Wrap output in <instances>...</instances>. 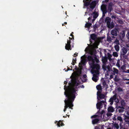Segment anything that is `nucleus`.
<instances>
[{
  "mask_svg": "<svg viewBox=\"0 0 129 129\" xmlns=\"http://www.w3.org/2000/svg\"><path fill=\"white\" fill-rule=\"evenodd\" d=\"M71 85L67 86L66 85L64 86V89L65 90L64 94L67 98L64 101L65 104L64 111L65 112L67 108L73 109V103L76 98V90L74 88L75 86H77L79 85L75 77L71 79V83H70Z\"/></svg>",
  "mask_w": 129,
  "mask_h": 129,
  "instance_id": "nucleus-1",
  "label": "nucleus"
},
{
  "mask_svg": "<svg viewBox=\"0 0 129 129\" xmlns=\"http://www.w3.org/2000/svg\"><path fill=\"white\" fill-rule=\"evenodd\" d=\"M114 101L116 103V107L117 109H118V111L120 113H121L124 111V109L123 107H121L118 105L119 104V100L118 98H117V95L116 94H115L113 96L111 97L109 100V102H110V105H112Z\"/></svg>",
  "mask_w": 129,
  "mask_h": 129,
  "instance_id": "nucleus-2",
  "label": "nucleus"
},
{
  "mask_svg": "<svg viewBox=\"0 0 129 129\" xmlns=\"http://www.w3.org/2000/svg\"><path fill=\"white\" fill-rule=\"evenodd\" d=\"M88 63L90 68L92 69L91 70V73L92 74L95 73L96 74H99L100 66L99 64L95 63L94 57Z\"/></svg>",
  "mask_w": 129,
  "mask_h": 129,
  "instance_id": "nucleus-3",
  "label": "nucleus"
},
{
  "mask_svg": "<svg viewBox=\"0 0 129 129\" xmlns=\"http://www.w3.org/2000/svg\"><path fill=\"white\" fill-rule=\"evenodd\" d=\"M104 60L105 61H103V64L102 66V68L104 71H106L107 69L109 72L111 73L113 75H115L116 74H117L118 73V71L117 69L113 68V70H112L110 66L109 65L107 66L106 62L107 61V59H105Z\"/></svg>",
  "mask_w": 129,
  "mask_h": 129,
  "instance_id": "nucleus-4",
  "label": "nucleus"
},
{
  "mask_svg": "<svg viewBox=\"0 0 129 129\" xmlns=\"http://www.w3.org/2000/svg\"><path fill=\"white\" fill-rule=\"evenodd\" d=\"M105 22L107 23L108 28H112L114 27V24L113 21L111 22V19L108 17H106Z\"/></svg>",
  "mask_w": 129,
  "mask_h": 129,
  "instance_id": "nucleus-5",
  "label": "nucleus"
},
{
  "mask_svg": "<svg viewBox=\"0 0 129 129\" xmlns=\"http://www.w3.org/2000/svg\"><path fill=\"white\" fill-rule=\"evenodd\" d=\"M118 31L116 29L112 30L111 31V35L113 36H116L118 35Z\"/></svg>",
  "mask_w": 129,
  "mask_h": 129,
  "instance_id": "nucleus-6",
  "label": "nucleus"
},
{
  "mask_svg": "<svg viewBox=\"0 0 129 129\" xmlns=\"http://www.w3.org/2000/svg\"><path fill=\"white\" fill-rule=\"evenodd\" d=\"M113 3L112 2H110L108 4V10L107 12L110 13L113 10Z\"/></svg>",
  "mask_w": 129,
  "mask_h": 129,
  "instance_id": "nucleus-7",
  "label": "nucleus"
},
{
  "mask_svg": "<svg viewBox=\"0 0 129 129\" xmlns=\"http://www.w3.org/2000/svg\"><path fill=\"white\" fill-rule=\"evenodd\" d=\"M96 5V3L95 1H92L91 3H90L89 5V7L91 9V11H92L95 8Z\"/></svg>",
  "mask_w": 129,
  "mask_h": 129,
  "instance_id": "nucleus-8",
  "label": "nucleus"
},
{
  "mask_svg": "<svg viewBox=\"0 0 129 129\" xmlns=\"http://www.w3.org/2000/svg\"><path fill=\"white\" fill-rule=\"evenodd\" d=\"M115 37L113 36L110 34H108L107 35V41L108 42H111L112 40H113L114 38H115Z\"/></svg>",
  "mask_w": 129,
  "mask_h": 129,
  "instance_id": "nucleus-9",
  "label": "nucleus"
},
{
  "mask_svg": "<svg viewBox=\"0 0 129 129\" xmlns=\"http://www.w3.org/2000/svg\"><path fill=\"white\" fill-rule=\"evenodd\" d=\"M101 9L102 12H105V13L107 12V5L106 4H102L101 7Z\"/></svg>",
  "mask_w": 129,
  "mask_h": 129,
  "instance_id": "nucleus-10",
  "label": "nucleus"
},
{
  "mask_svg": "<svg viewBox=\"0 0 129 129\" xmlns=\"http://www.w3.org/2000/svg\"><path fill=\"white\" fill-rule=\"evenodd\" d=\"M127 51L128 50L127 48L123 47L120 52L121 54L123 55H124L127 53Z\"/></svg>",
  "mask_w": 129,
  "mask_h": 129,
  "instance_id": "nucleus-11",
  "label": "nucleus"
},
{
  "mask_svg": "<svg viewBox=\"0 0 129 129\" xmlns=\"http://www.w3.org/2000/svg\"><path fill=\"white\" fill-rule=\"evenodd\" d=\"M97 38V35L95 34H92L90 35V39L95 41Z\"/></svg>",
  "mask_w": 129,
  "mask_h": 129,
  "instance_id": "nucleus-12",
  "label": "nucleus"
},
{
  "mask_svg": "<svg viewBox=\"0 0 129 129\" xmlns=\"http://www.w3.org/2000/svg\"><path fill=\"white\" fill-rule=\"evenodd\" d=\"M105 96L104 94H99V95L97 96V99L98 101L100 100H102L103 99H105Z\"/></svg>",
  "mask_w": 129,
  "mask_h": 129,
  "instance_id": "nucleus-13",
  "label": "nucleus"
},
{
  "mask_svg": "<svg viewBox=\"0 0 129 129\" xmlns=\"http://www.w3.org/2000/svg\"><path fill=\"white\" fill-rule=\"evenodd\" d=\"M94 74L93 75V77L92 78V80L94 82H97L98 79V77L97 75L98 74Z\"/></svg>",
  "mask_w": 129,
  "mask_h": 129,
  "instance_id": "nucleus-14",
  "label": "nucleus"
},
{
  "mask_svg": "<svg viewBox=\"0 0 129 129\" xmlns=\"http://www.w3.org/2000/svg\"><path fill=\"white\" fill-rule=\"evenodd\" d=\"M103 104H102L100 102H98L96 104V108L99 110H100L101 108L103 107Z\"/></svg>",
  "mask_w": 129,
  "mask_h": 129,
  "instance_id": "nucleus-15",
  "label": "nucleus"
},
{
  "mask_svg": "<svg viewBox=\"0 0 129 129\" xmlns=\"http://www.w3.org/2000/svg\"><path fill=\"white\" fill-rule=\"evenodd\" d=\"M75 70L77 71L76 74L77 76H79L81 74L82 72L81 69L78 68H75Z\"/></svg>",
  "mask_w": 129,
  "mask_h": 129,
  "instance_id": "nucleus-16",
  "label": "nucleus"
},
{
  "mask_svg": "<svg viewBox=\"0 0 129 129\" xmlns=\"http://www.w3.org/2000/svg\"><path fill=\"white\" fill-rule=\"evenodd\" d=\"M125 121L126 123L129 126V116H125L124 118Z\"/></svg>",
  "mask_w": 129,
  "mask_h": 129,
  "instance_id": "nucleus-17",
  "label": "nucleus"
},
{
  "mask_svg": "<svg viewBox=\"0 0 129 129\" xmlns=\"http://www.w3.org/2000/svg\"><path fill=\"white\" fill-rule=\"evenodd\" d=\"M65 49L67 50H71V45H68L66 44V46L65 47Z\"/></svg>",
  "mask_w": 129,
  "mask_h": 129,
  "instance_id": "nucleus-18",
  "label": "nucleus"
},
{
  "mask_svg": "<svg viewBox=\"0 0 129 129\" xmlns=\"http://www.w3.org/2000/svg\"><path fill=\"white\" fill-rule=\"evenodd\" d=\"M108 112H113L114 111V108L112 106H110L108 108Z\"/></svg>",
  "mask_w": 129,
  "mask_h": 129,
  "instance_id": "nucleus-19",
  "label": "nucleus"
},
{
  "mask_svg": "<svg viewBox=\"0 0 129 129\" xmlns=\"http://www.w3.org/2000/svg\"><path fill=\"white\" fill-rule=\"evenodd\" d=\"M92 25L91 23H89V21L88 22L86 23L85 24V27L86 28H89Z\"/></svg>",
  "mask_w": 129,
  "mask_h": 129,
  "instance_id": "nucleus-20",
  "label": "nucleus"
},
{
  "mask_svg": "<svg viewBox=\"0 0 129 129\" xmlns=\"http://www.w3.org/2000/svg\"><path fill=\"white\" fill-rule=\"evenodd\" d=\"M93 18H96L98 16V13L94 12L93 13Z\"/></svg>",
  "mask_w": 129,
  "mask_h": 129,
  "instance_id": "nucleus-21",
  "label": "nucleus"
},
{
  "mask_svg": "<svg viewBox=\"0 0 129 129\" xmlns=\"http://www.w3.org/2000/svg\"><path fill=\"white\" fill-rule=\"evenodd\" d=\"M99 121V120L98 118H96L92 120V124H94L97 123Z\"/></svg>",
  "mask_w": 129,
  "mask_h": 129,
  "instance_id": "nucleus-22",
  "label": "nucleus"
},
{
  "mask_svg": "<svg viewBox=\"0 0 129 129\" xmlns=\"http://www.w3.org/2000/svg\"><path fill=\"white\" fill-rule=\"evenodd\" d=\"M120 103L121 106H120L121 107H124V106L125 104L124 101L123 100H122L120 101Z\"/></svg>",
  "mask_w": 129,
  "mask_h": 129,
  "instance_id": "nucleus-23",
  "label": "nucleus"
},
{
  "mask_svg": "<svg viewBox=\"0 0 129 129\" xmlns=\"http://www.w3.org/2000/svg\"><path fill=\"white\" fill-rule=\"evenodd\" d=\"M102 84L104 87L106 88V89L108 88V85L107 84L106 81L104 80L102 82Z\"/></svg>",
  "mask_w": 129,
  "mask_h": 129,
  "instance_id": "nucleus-24",
  "label": "nucleus"
},
{
  "mask_svg": "<svg viewBox=\"0 0 129 129\" xmlns=\"http://www.w3.org/2000/svg\"><path fill=\"white\" fill-rule=\"evenodd\" d=\"M100 110H99L96 113V114H98L99 116H102V114L104 113V111H102L101 112H100Z\"/></svg>",
  "mask_w": 129,
  "mask_h": 129,
  "instance_id": "nucleus-25",
  "label": "nucleus"
},
{
  "mask_svg": "<svg viewBox=\"0 0 129 129\" xmlns=\"http://www.w3.org/2000/svg\"><path fill=\"white\" fill-rule=\"evenodd\" d=\"M114 43L116 44V45H120L119 41L117 38H116L114 42Z\"/></svg>",
  "mask_w": 129,
  "mask_h": 129,
  "instance_id": "nucleus-26",
  "label": "nucleus"
},
{
  "mask_svg": "<svg viewBox=\"0 0 129 129\" xmlns=\"http://www.w3.org/2000/svg\"><path fill=\"white\" fill-rule=\"evenodd\" d=\"M96 87L98 90H102V87L100 85H98L96 86Z\"/></svg>",
  "mask_w": 129,
  "mask_h": 129,
  "instance_id": "nucleus-27",
  "label": "nucleus"
},
{
  "mask_svg": "<svg viewBox=\"0 0 129 129\" xmlns=\"http://www.w3.org/2000/svg\"><path fill=\"white\" fill-rule=\"evenodd\" d=\"M114 48L117 51H118L119 50V45H115L114 46Z\"/></svg>",
  "mask_w": 129,
  "mask_h": 129,
  "instance_id": "nucleus-28",
  "label": "nucleus"
},
{
  "mask_svg": "<svg viewBox=\"0 0 129 129\" xmlns=\"http://www.w3.org/2000/svg\"><path fill=\"white\" fill-rule=\"evenodd\" d=\"M113 55L115 57H117L118 56V53L116 52H114L113 53Z\"/></svg>",
  "mask_w": 129,
  "mask_h": 129,
  "instance_id": "nucleus-29",
  "label": "nucleus"
},
{
  "mask_svg": "<svg viewBox=\"0 0 129 129\" xmlns=\"http://www.w3.org/2000/svg\"><path fill=\"white\" fill-rule=\"evenodd\" d=\"M93 57L92 56H90V55L88 56L87 57V59L89 61H89H90V60H91V59H92Z\"/></svg>",
  "mask_w": 129,
  "mask_h": 129,
  "instance_id": "nucleus-30",
  "label": "nucleus"
},
{
  "mask_svg": "<svg viewBox=\"0 0 129 129\" xmlns=\"http://www.w3.org/2000/svg\"><path fill=\"white\" fill-rule=\"evenodd\" d=\"M90 3V2H86L85 3L84 5L85 6L87 7L89 5V6Z\"/></svg>",
  "mask_w": 129,
  "mask_h": 129,
  "instance_id": "nucleus-31",
  "label": "nucleus"
},
{
  "mask_svg": "<svg viewBox=\"0 0 129 129\" xmlns=\"http://www.w3.org/2000/svg\"><path fill=\"white\" fill-rule=\"evenodd\" d=\"M117 91H118V92H120L123 91V90L122 88L119 87L117 89Z\"/></svg>",
  "mask_w": 129,
  "mask_h": 129,
  "instance_id": "nucleus-32",
  "label": "nucleus"
},
{
  "mask_svg": "<svg viewBox=\"0 0 129 129\" xmlns=\"http://www.w3.org/2000/svg\"><path fill=\"white\" fill-rule=\"evenodd\" d=\"M76 58H75V59H74V58H73L72 62V64L73 65H74L75 64V63H76Z\"/></svg>",
  "mask_w": 129,
  "mask_h": 129,
  "instance_id": "nucleus-33",
  "label": "nucleus"
},
{
  "mask_svg": "<svg viewBox=\"0 0 129 129\" xmlns=\"http://www.w3.org/2000/svg\"><path fill=\"white\" fill-rule=\"evenodd\" d=\"M117 119L120 122H122V118L120 116H118L117 117Z\"/></svg>",
  "mask_w": 129,
  "mask_h": 129,
  "instance_id": "nucleus-34",
  "label": "nucleus"
},
{
  "mask_svg": "<svg viewBox=\"0 0 129 129\" xmlns=\"http://www.w3.org/2000/svg\"><path fill=\"white\" fill-rule=\"evenodd\" d=\"M94 62L95 61L96 63H99V60L96 56L94 57Z\"/></svg>",
  "mask_w": 129,
  "mask_h": 129,
  "instance_id": "nucleus-35",
  "label": "nucleus"
},
{
  "mask_svg": "<svg viewBox=\"0 0 129 129\" xmlns=\"http://www.w3.org/2000/svg\"><path fill=\"white\" fill-rule=\"evenodd\" d=\"M86 60L85 59H82L81 60V61L82 64H85V62Z\"/></svg>",
  "mask_w": 129,
  "mask_h": 129,
  "instance_id": "nucleus-36",
  "label": "nucleus"
},
{
  "mask_svg": "<svg viewBox=\"0 0 129 129\" xmlns=\"http://www.w3.org/2000/svg\"><path fill=\"white\" fill-rule=\"evenodd\" d=\"M107 54L108 58L109 59H111V58L112 57V55L111 54H110L109 53H107Z\"/></svg>",
  "mask_w": 129,
  "mask_h": 129,
  "instance_id": "nucleus-37",
  "label": "nucleus"
},
{
  "mask_svg": "<svg viewBox=\"0 0 129 129\" xmlns=\"http://www.w3.org/2000/svg\"><path fill=\"white\" fill-rule=\"evenodd\" d=\"M114 126L116 128V129L119 128V126L118 124L115 123L114 125Z\"/></svg>",
  "mask_w": 129,
  "mask_h": 129,
  "instance_id": "nucleus-38",
  "label": "nucleus"
},
{
  "mask_svg": "<svg viewBox=\"0 0 129 129\" xmlns=\"http://www.w3.org/2000/svg\"><path fill=\"white\" fill-rule=\"evenodd\" d=\"M102 90H98L97 92V96H98L99 94H102L101 93Z\"/></svg>",
  "mask_w": 129,
  "mask_h": 129,
  "instance_id": "nucleus-39",
  "label": "nucleus"
},
{
  "mask_svg": "<svg viewBox=\"0 0 129 129\" xmlns=\"http://www.w3.org/2000/svg\"><path fill=\"white\" fill-rule=\"evenodd\" d=\"M98 116H99L98 114L97 115H94L92 116L91 117V118H95Z\"/></svg>",
  "mask_w": 129,
  "mask_h": 129,
  "instance_id": "nucleus-40",
  "label": "nucleus"
},
{
  "mask_svg": "<svg viewBox=\"0 0 129 129\" xmlns=\"http://www.w3.org/2000/svg\"><path fill=\"white\" fill-rule=\"evenodd\" d=\"M94 29V31L96 30V29L97 28V25L96 24L93 25V27Z\"/></svg>",
  "mask_w": 129,
  "mask_h": 129,
  "instance_id": "nucleus-41",
  "label": "nucleus"
},
{
  "mask_svg": "<svg viewBox=\"0 0 129 129\" xmlns=\"http://www.w3.org/2000/svg\"><path fill=\"white\" fill-rule=\"evenodd\" d=\"M61 121H59L57 123V126H58L59 127H60V123H61Z\"/></svg>",
  "mask_w": 129,
  "mask_h": 129,
  "instance_id": "nucleus-42",
  "label": "nucleus"
},
{
  "mask_svg": "<svg viewBox=\"0 0 129 129\" xmlns=\"http://www.w3.org/2000/svg\"><path fill=\"white\" fill-rule=\"evenodd\" d=\"M105 100H103L99 102H100L102 104H105L106 103V99H105Z\"/></svg>",
  "mask_w": 129,
  "mask_h": 129,
  "instance_id": "nucleus-43",
  "label": "nucleus"
},
{
  "mask_svg": "<svg viewBox=\"0 0 129 129\" xmlns=\"http://www.w3.org/2000/svg\"><path fill=\"white\" fill-rule=\"evenodd\" d=\"M119 63V61L118 60L117 61L116 64V65L118 67H120Z\"/></svg>",
  "mask_w": 129,
  "mask_h": 129,
  "instance_id": "nucleus-44",
  "label": "nucleus"
},
{
  "mask_svg": "<svg viewBox=\"0 0 129 129\" xmlns=\"http://www.w3.org/2000/svg\"><path fill=\"white\" fill-rule=\"evenodd\" d=\"M119 23L121 24H123V22L122 20H119L118 21Z\"/></svg>",
  "mask_w": 129,
  "mask_h": 129,
  "instance_id": "nucleus-45",
  "label": "nucleus"
},
{
  "mask_svg": "<svg viewBox=\"0 0 129 129\" xmlns=\"http://www.w3.org/2000/svg\"><path fill=\"white\" fill-rule=\"evenodd\" d=\"M70 35L72 37V38H71L70 37H69V39L70 40L72 39H74V36L73 35H72L71 34Z\"/></svg>",
  "mask_w": 129,
  "mask_h": 129,
  "instance_id": "nucleus-46",
  "label": "nucleus"
},
{
  "mask_svg": "<svg viewBox=\"0 0 129 129\" xmlns=\"http://www.w3.org/2000/svg\"><path fill=\"white\" fill-rule=\"evenodd\" d=\"M70 43H71V41L70 40H68L67 42V44L68 45H70Z\"/></svg>",
  "mask_w": 129,
  "mask_h": 129,
  "instance_id": "nucleus-47",
  "label": "nucleus"
},
{
  "mask_svg": "<svg viewBox=\"0 0 129 129\" xmlns=\"http://www.w3.org/2000/svg\"><path fill=\"white\" fill-rule=\"evenodd\" d=\"M126 37L128 39H129V31H128L126 35Z\"/></svg>",
  "mask_w": 129,
  "mask_h": 129,
  "instance_id": "nucleus-48",
  "label": "nucleus"
},
{
  "mask_svg": "<svg viewBox=\"0 0 129 129\" xmlns=\"http://www.w3.org/2000/svg\"><path fill=\"white\" fill-rule=\"evenodd\" d=\"M116 17L115 16L112 15L111 16V18L112 19H115L116 18Z\"/></svg>",
  "mask_w": 129,
  "mask_h": 129,
  "instance_id": "nucleus-49",
  "label": "nucleus"
},
{
  "mask_svg": "<svg viewBox=\"0 0 129 129\" xmlns=\"http://www.w3.org/2000/svg\"><path fill=\"white\" fill-rule=\"evenodd\" d=\"M106 13H105V12H103L102 17H104L105 16V14Z\"/></svg>",
  "mask_w": 129,
  "mask_h": 129,
  "instance_id": "nucleus-50",
  "label": "nucleus"
},
{
  "mask_svg": "<svg viewBox=\"0 0 129 129\" xmlns=\"http://www.w3.org/2000/svg\"><path fill=\"white\" fill-rule=\"evenodd\" d=\"M92 17H89L88 19V21H90V20H92Z\"/></svg>",
  "mask_w": 129,
  "mask_h": 129,
  "instance_id": "nucleus-51",
  "label": "nucleus"
},
{
  "mask_svg": "<svg viewBox=\"0 0 129 129\" xmlns=\"http://www.w3.org/2000/svg\"><path fill=\"white\" fill-rule=\"evenodd\" d=\"M87 77V76L85 74L83 75V77L84 78H85Z\"/></svg>",
  "mask_w": 129,
  "mask_h": 129,
  "instance_id": "nucleus-52",
  "label": "nucleus"
},
{
  "mask_svg": "<svg viewBox=\"0 0 129 129\" xmlns=\"http://www.w3.org/2000/svg\"><path fill=\"white\" fill-rule=\"evenodd\" d=\"M119 81V80L118 79L116 78H115L114 79V81H115L117 82L118 81Z\"/></svg>",
  "mask_w": 129,
  "mask_h": 129,
  "instance_id": "nucleus-53",
  "label": "nucleus"
},
{
  "mask_svg": "<svg viewBox=\"0 0 129 129\" xmlns=\"http://www.w3.org/2000/svg\"><path fill=\"white\" fill-rule=\"evenodd\" d=\"M64 125V123H63L61 122L60 123V126H63Z\"/></svg>",
  "mask_w": 129,
  "mask_h": 129,
  "instance_id": "nucleus-54",
  "label": "nucleus"
},
{
  "mask_svg": "<svg viewBox=\"0 0 129 129\" xmlns=\"http://www.w3.org/2000/svg\"><path fill=\"white\" fill-rule=\"evenodd\" d=\"M112 114H111V113H108L107 114V116H111Z\"/></svg>",
  "mask_w": 129,
  "mask_h": 129,
  "instance_id": "nucleus-55",
  "label": "nucleus"
},
{
  "mask_svg": "<svg viewBox=\"0 0 129 129\" xmlns=\"http://www.w3.org/2000/svg\"><path fill=\"white\" fill-rule=\"evenodd\" d=\"M127 56L126 55H123V57L125 59H126V58H127Z\"/></svg>",
  "mask_w": 129,
  "mask_h": 129,
  "instance_id": "nucleus-56",
  "label": "nucleus"
},
{
  "mask_svg": "<svg viewBox=\"0 0 129 129\" xmlns=\"http://www.w3.org/2000/svg\"><path fill=\"white\" fill-rule=\"evenodd\" d=\"M74 55H75V56H74V57H76V56H77V55H78V54L77 53L76 54V53H75L74 54Z\"/></svg>",
  "mask_w": 129,
  "mask_h": 129,
  "instance_id": "nucleus-57",
  "label": "nucleus"
},
{
  "mask_svg": "<svg viewBox=\"0 0 129 129\" xmlns=\"http://www.w3.org/2000/svg\"><path fill=\"white\" fill-rule=\"evenodd\" d=\"M106 72H106L107 75H109L108 72H109V71H108V70H107Z\"/></svg>",
  "mask_w": 129,
  "mask_h": 129,
  "instance_id": "nucleus-58",
  "label": "nucleus"
},
{
  "mask_svg": "<svg viewBox=\"0 0 129 129\" xmlns=\"http://www.w3.org/2000/svg\"><path fill=\"white\" fill-rule=\"evenodd\" d=\"M81 88H84V86L83 85H82L81 86Z\"/></svg>",
  "mask_w": 129,
  "mask_h": 129,
  "instance_id": "nucleus-59",
  "label": "nucleus"
},
{
  "mask_svg": "<svg viewBox=\"0 0 129 129\" xmlns=\"http://www.w3.org/2000/svg\"><path fill=\"white\" fill-rule=\"evenodd\" d=\"M95 19L96 18H93L92 20V22H93V21H94V20H95Z\"/></svg>",
  "mask_w": 129,
  "mask_h": 129,
  "instance_id": "nucleus-60",
  "label": "nucleus"
},
{
  "mask_svg": "<svg viewBox=\"0 0 129 129\" xmlns=\"http://www.w3.org/2000/svg\"><path fill=\"white\" fill-rule=\"evenodd\" d=\"M126 72L127 73H129V69L126 70Z\"/></svg>",
  "mask_w": 129,
  "mask_h": 129,
  "instance_id": "nucleus-61",
  "label": "nucleus"
},
{
  "mask_svg": "<svg viewBox=\"0 0 129 129\" xmlns=\"http://www.w3.org/2000/svg\"><path fill=\"white\" fill-rule=\"evenodd\" d=\"M127 114L129 116V111H128L127 112Z\"/></svg>",
  "mask_w": 129,
  "mask_h": 129,
  "instance_id": "nucleus-62",
  "label": "nucleus"
},
{
  "mask_svg": "<svg viewBox=\"0 0 129 129\" xmlns=\"http://www.w3.org/2000/svg\"><path fill=\"white\" fill-rule=\"evenodd\" d=\"M109 0H105V1L106 2H108Z\"/></svg>",
  "mask_w": 129,
  "mask_h": 129,
  "instance_id": "nucleus-63",
  "label": "nucleus"
},
{
  "mask_svg": "<svg viewBox=\"0 0 129 129\" xmlns=\"http://www.w3.org/2000/svg\"><path fill=\"white\" fill-rule=\"evenodd\" d=\"M68 70H72V69H70V68H68Z\"/></svg>",
  "mask_w": 129,
  "mask_h": 129,
  "instance_id": "nucleus-64",
  "label": "nucleus"
}]
</instances>
